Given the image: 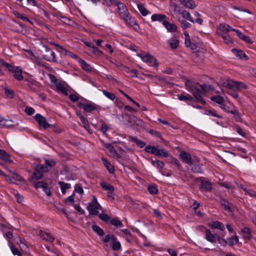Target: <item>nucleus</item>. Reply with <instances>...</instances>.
Instances as JSON below:
<instances>
[{
  "mask_svg": "<svg viewBox=\"0 0 256 256\" xmlns=\"http://www.w3.org/2000/svg\"><path fill=\"white\" fill-rule=\"evenodd\" d=\"M0 64L4 66L10 72L14 73V78L18 81L24 80V76L22 74V70L20 66H12L4 60L0 59Z\"/></svg>",
  "mask_w": 256,
  "mask_h": 256,
  "instance_id": "f257e3e1",
  "label": "nucleus"
},
{
  "mask_svg": "<svg viewBox=\"0 0 256 256\" xmlns=\"http://www.w3.org/2000/svg\"><path fill=\"white\" fill-rule=\"evenodd\" d=\"M40 54L44 60L50 62H58L54 52L48 46H42Z\"/></svg>",
  "mask_w": 256,
  "mask_h": 256,
  "instance_id": "f03ea898",
  "label": "nucleus"
},
{
  "mask_svg": "<svg viewBox=\"0 0 256 256\" xmlns=\"http://www.w3.org/2000/svg\"><path fill=\"white\" fill-rule=\"evenodd\" d=\"M110 6L114 5L117 6V10L119 16L121 18H123L125 16L129 13L128 8L124 3L118 0H110Z\"/></svg>",
  "mask_w": 256,
  "mask_h": 256,
  "instance_id": "7ed1b4c3",
  "label": "nucleus"
},
{
  "mask_svg": "<svg viewBox=\"0 0 256 256\" xmlns=\"http://www.w3.org/2000/svg\"><path fill=\"white\" fill-rule=\"evenodd\" d=\"M122 19L127 26L132 27L135 31L138 32L140 30V26L136 22V18L132 16L130 12L125 16Z\"/></svg>",
  "mask_w": 256,
  "mask_h": 256,
  "instance_id": "20e7f679",
  "label": "nucleus"
},
{
  "mask_svg": "<svg viewBox=\"0 0 256 256\" xmlns=\"http://www.w3.org/2000/svg\"><path fill=\"white\" fill-rule=\"evenodd\" d=\"M198 230L202 232L204 231V238L208 242L212 244L216 243V234H212L210 229L207 228L204 226H200Z\"/></svg>",
  "mask_w": 256,
  "mask_h": 256,
  "instance_id": "39448f33",
  "label": "nucleus"
},
{
  "mask_svg": "<svg viewBox=\"0 0 256 256\" xmlns=\"http://www.w3.org/2000/svg\"><path fill=\"white\" fill-rule=\"evenodd\" d=\"M77 106L80 108H83L84 112H91L92 110H100V107L94 103L86 104L82 102H78Z\"/></svg>",
  "mask_w": 256,
  "mask_h": 256,
  "instance_id": "423d86ee",
  "label": "nucleus"
},
{
  "mask_svg": "<svg viewBox=\"0 0 256 256\" xmlns=\"http://www.w3.org/2000/svg\"><path fill=\"white\" fill-rule=\"evenodd\" d=\"M238 233L242 236V238L244 240L245 243L252 240L253 237L251 228L247 226L241 228Z\"/></svg>",
  "mask_w": 256,
  "mask_h": 256,
  "instance_id": "0eeeda50",
  "label": "nucleus"
},
{
  "mask_svg": "<svg viewBox=\"0 0 256 256\" xmlns=\"http://www.w3.org/2000/svg\"><path fill=\"white\" fill-rule=\"evenodd\" d=\"M143 62L148 63L150 66L157 67L158 65L156 58L149 54H146L141 56Z\"/></svg>",
  "mask_w": 256,
  "mask_h": 256,
  "instance_id": "6e6552de",
  "label": "nucleus"
},
{
  "mask_svg": "<svg viewBox=\"0 0 256 256\" xmlns=\"http://www.w3.org/2000/svg\"><path fill=\"white\" fill-rule=\"evenodd\" d=\"M228 88H236L237 90L240 91L242 89L247 90L248 86L244 82L232 80L228 84Z\"/></svg>",
  "mask_w": 256,
  "mask_h": 256,
  "instance_id": "1a4fd4ad",
  "label": "nucleus"
},
{
  "mask_svg": "<svg viewBox=\"0 0 256 256\" xmlns=\"http://www.w3.org/2000/svg\"><path fill=\"white\" fill-rule=\"evenodd\" d=\"M234 30V29L229 24H220L218 26L217 34L218 36H223L224 34H227L230 31Z\"/></svg>",
  "mask_w": 256,
  "mask_h": 256,
  "instance_id": "9d476101",
  "label": "nucleus"
},
{
  "mask_svg": "<svg viewBox=\"0 0 256 256\" xmlns=\"http://www.w3.org/2000/svg\"><path fill=\"white\" fill-rule=\"evenodd\" d=\"M199 189L201 192H210L212 190V182L208 180H202L199 186Z\"/></svg>",
  "mask_w": 256,
  "mask_h": 256,
  "instance_id": "9b49d317",
  "label": "nucleus"
},
{
  "mask_svg": "<svg viewBox=\"0 0 256 256\" xmlns=\"http://www.w3.org/2000/svg\"><path fill=\"white\" fill-rule=\"evenodd\" d=\"M219 202L222 206L224 209L228 212H232L233 204L228 202L227 200L224 198L222 196L220 197Z\"/></svg>",
  "mask_w": 256,
  "mask_h": 256,
  "instance_id": "f8f14e48",
  "label": "nucleus"
},
{
  "mask_svg": "<svg viewBox=\"0 0 256 256\" xmlns=\"http://www.w3.org/2000/svg\"><path fill=\"white\" fill-rule=\"evenodd\" d=\"M180 158L184 163L187 164L188 165L192 164V158L190 153L184 150L182 151L180 154Z\"/></svg>",
  "mask_w": 256,
  "mask_h": 256,
  "instance_id": "ddd939ff",
  "label": "nucleus"
},
{
  "mask_svg": "<svg viewBox=\"0 0 256 256\" xmlns=\"http://www.w3.org/2000/svg\"><path fill=\"white\" fill-rule=\"evenodd\" d=\"M198 85L199 83H196L189 80H187L185 82L186 89L192 94L200 90Z\"/></svg>",
  "mask_w": 256,
  "mask_h": 256,
  "instance_id": "4468645a",
  "label": "nucleus"
},
{
  "mask_svg": "<svg viewBox=\"0 0 256 256\" xmlns=\"http://www.w3.org/2000/svg\"><path fill=\"white\" fill-rule=\"evenodd\" d=\"M35 119L38 122L40 126L46 128L50 127V124L46 122V118L40 114H37L35 116Z\"/></svg>",
  "mask_w": 256,
  "mask_h": 256,
  "instance_id": "2eb2a0df",
  "label": "nucleus"
},
{
  "mask_svg": "<svg viewBox=\"0 0 256 256\" xmlns=\"http://www.w3.org/2000/svg\"><path fill=\"white\" fill-rule=\"evenodd\" d=\"M208 226L212 228L219 230L221 231L225 230V226L224 224L218 220L212 221L208 223Z\"/></svg>",
  "mask_w": 256,
  "mask_h": 256,
  "instance_id": "dca6fc26",
  "label": "nucleus"
},
{
  "mask_svg": "<svg viewBox=\"0 0 256 256\" xmlns=\"http://www.w3.org/2000/svg\"><path fill=\"white\" fill-rule=\"evenodd\" d=\"M178 2L184 8L188 9L194 10L197 6L194 0H178Z\"/></svg>",
  "mask_w": 256,
  "mask_h": 256,
  "instance_id": "f3484780",
  "label": "nucleus"
},
{
  "mask_svg": "<svg viewBox=\"0 0 256 256\" xmlns=\"http://www.w3.org/2000/svg\"><path fill=\"white\" fill-rule=\"evenodd\" d=\"M87 210L90 214L94 216H97L98 214V210H102V206H98L97 204H89L88 205Z\"/></svg>",
  "mask_w": 256,
  "mask_h": 256,
  "instance_id": "a211bd4d",
  "label": "nucleus"
},
{
  "mask_svg": "<svg viewBox=\"0 0 256 256\" xmlns=\"http://www.w3.org/2000/svg\"><path fill=\"white\" fill-rule=\"evenodd\" d=\"M39 235L43 240L50 242H53L55 240L54 237L52 236L50 233L42 230H40Z\"/></svg>",
  "mask_w": 256,
  "mask_h": 256,
  "instance_id": "6ab92c4d",
  "label": "nucleus"
},
{
  "mask_svg": "<svg viewBox=\"0 0 256 256\" xmlns=\"http://www.w3.org/2000/svg\"><path fill=\"white\" fill-rule=\"evenodd\" d=\"M192 94L194 96L193 98H195L194 101H195L198 103H200L202 105H205L206 104V100L202 96V92L200 90V89L195 92H194L192 93Z\"/></svg>",
  "mask_w": 256,
  "mask_h": 256,
  "instance_id": "aec40b11",
  "label": "nucleus"
},
{
  "mask_svg": "<svg viewBox=\"0 0 256 256\" xmlns=\"http://www.w3.org/2000/svg\"><path fill=\"white\" fill-rule=\"evenodd\" d=\"M232 52L236 55V56L240 60H248V57L245 52L240 49L232 48Z\"/></svg>",
  "mask_w": 256,
  "mask_h": 256,
  "instance_id": "412c9836",
  "label": "nucleus"
},
{
  "mask_svg": "<svg viewBox=\"0 0 256 256\" xmlns=\"http://www.w3.org/2000/svg\"><path fill=\"white\" fill-rule=\"evenodd\" d=\"M204 114L206 115L216 117L220 119L223 118V116L214 108H211L210 110L204 109Z\"/></svg>",
  "mask_w": 256,
  "mask_h": 256,
  "instance_id": "4be33fe9",
  "label": "nucleus"
},
{
  "mask_svg": "<svg viewBox=\"0 0 256 256\" xmlns=\"http://www.w3.org/2000/svg\"><path fill=\"white\" fill-rule=\"evenodd\" d=\"M162 24L168 32H174L177 30V26L175 24H172L166 20L164 21Z\"/></svg>",
  "mask_w": 256,
  "mask_h": 256,
  "instance_id": "5701e85b",
  "label": "nucleus"
},
{
  "mask_svg": "<svg viewBox=\"0 0 256 256\" xmlns=\"http://www.w3.org/2000/svg\"><path fill=\"white\" fill-rule=\"evenodd\" d=\"M56 86L58 91L61 92L62 94L66 96H68V90L64 86V85L60 82H58L55 84L54 85Z\"/></svg>",
  "mask_w": 256,
  "mask_h": 256,
  "instance_id": "b1692460",
  "label": "nucleus"
},
{
  "mask_svg": "<svg viewBox=\"0 0 256 256\" xmlns=\"http://www.w3.org/2000/svg\"><path fill=\"white\" fill-rule=\"evenodd\" d=\"M178 98L180 100L184 101L186 102L187 104L190 103V102L194 100L193 96H192L191 95L189 94H186V95H184L182 94H178Z\"/></svg>",
  "mask_w": 256,
  "mask_h": 256,
  "instance_id": "393cba45",
  "label": "nucleus"
},
{
  "mask_svg": "<svg viewBox=\"0 0 256 256\" xmlns=\"http://www.w3.org/2000/svg\"><path fill=\"white\" fill-rule=\"evenodd\" d=\"M228 246L230 247L239 242V238L236 233H234L232 236H231L228 238Z\"/></svg>",
  "mask_w": 256,
  "mask_h": 256,
  "instance_id": "a878e982",
  "label": "nucleus"
},
{
  "mask_svg": "<svg viewBox=\"0 0 256 256\" xmlns=\"http://www.w3.org/2000/svg\"><path fill=\"white\" fill-rule=\"evenodd\" d=\"M166 16L165 14H155L152 15L151 18L152 21L156 22L158 21L159 22H163L165 21Z\"/></svg>",
  "mask_w": 256,
  "mask_h": 256,
  "instance_id": "bb28decb",
  "label": "nucleus"
},
{
  "mask_svg": "<svg viewBox=\"0 0 256 256\" xmlns=\"http://www.w3.org/2000/svg\"><path fill=\"white\" fill-rule=\"evenodd\" d=\"M79 62L84 70L88 72H90L92 71V68L85 60L81 59L79 60Z\"/></svg>",
  "mask_w": 256,
  "mask_h": 256,
  "instance_id": "cd10ccee",
  "label": "nucleus"
},
{
  "mask_svg": "<svg viewBox=\"0 0 256 256\" xmlns=\"http://www.w3.org/2000/svg\"><path fill=\"white\" fill-rule=\"evenodd\" d=\"M0 159L5 162H8L9 164L12 162V160L10 159L9 154L4 150L0 149Z\"/></svg>",
  "mask_w": 256,
  "mask_h": 256,
  "instance_id": "c85d7f7f",
  "label": "nucleus"
},
{
  "mask_svg": "<svg viewBox=\"0 0 256 256\" xmlns=\"http://www.w3.org/2000/svg\"><path fill=\"white\" fill-rule=\"evenodd\" d=\"M102 161L110 173H114V166L109 162H108L106 159L104 158H102Z\"/></svg>",
  "mask_w": 256,
  "mask_h": 256,
  "instance_id": "c756f323",
  "label": "nucleus"
},
{
  "mask_svg": "<svg viewBox=\"0 0 256 256\" xmlns=\"http://www.w3.org/2000/svg\"><path fill=\"white\" fill-rule=\"evenodd\" d=\"M58 184L60 186L61 192L63 194H64L66 192V190L70 189L71 188L70 184L66 183L64 182H59Z\"/></svg>",
  "mask_w": 256,
  "mask_h": 256,
  "instance_id": "7c9ffc66",
  "label": "nucleus"
},
{
  "mask_svg": "<svg viewBox=\"0 0 256 256\" xmlns=\"http://www.w3.org/2000/svg\"><path fill=\"white\" fill-rule=\"evenodd\" d=\"M101 187L106 190L109 191H114V186L106 182L103 181L100 183Z\"/></svg>",
  "mask_w": 256,
  "mask_h": 256,
  "instance_id": "2f4dec72",
  "label": "nucleus"
},
{
  "mask_svg": "<svg viewBox=\"0 0 256 256\" xmlns=\"http://www.w3.org/2000/svg\"><path fill=\"white\" fill-rule=\"evenodd\" d=\"M128 138L132 141L134 142L136 144V145L140 148H142L146 146V143L144 142L138 140L137 138L135 136H128Z\"/></svg>",
  "mask_w": 256,
  "mask_h": 256,
  "instance_id": "473e14b6",
  "label": "nucleus"
},
{
  "mask_svg": "<svg viewBox=\"0 0 256 256\" xmlns=\"http://www.w3.org/2000/svg\"><path fill=\"white\" fill-rule=\"evenodd\" d=\"M148 190L152 194H156L158 193V190L156 184H151L148 186Z\"/></svg>",
  "mask_w": 256,
  "mask_h": 256,
  "instance_id": "72a5a7b5",
  "label": "nucleus"
},
{
  "mask_svg": "<svg viewBox=\"0 0 256 256\" xmlns=\"http://www.w3.org/2000/svg\"><path fill=\"white\" fill-rule=\"evenodd\" d=\"M230 114L233 115V116L236 121L238 122H241L242 121V118L239 113V112L235 108L230 110Z\"/></svg>",
  "mask_w": 256,
  "mask_h": 256,
  "instance_id": "f704fd0d",
  "label": "nucleus"
},
{
  "mask_svg": "<svg viewBox=\"0 0 256 256\" xmlns=\"http://www.w3.org/2000/svg\"><path fill=\"white\" fill-rule=\"evenodd\" d=\"M210 100L212 102H215L218 104H220L221 106L224 102V98L219 95L212 96L210 98Z\"/></svg>",
  "mask_w": 256,
  "mask_h": 256,
  "instance_id": "c9c22d12",
  "label": "nucleus"
},
{
  "mask_svg": "<svg viewBox=\"0 0 256 256\" xmlns=\"http://www.w3.org/2000/svg\"><path fill=\"white\" fill-rule=\"evenodd\" d=\"M42 172L36 166L32 174V178L38 180L42 178Z\"/></svg>",
  "mask_w": 256,
  "mask_h": 256,
  "instance_id": "e433bc0d",
  "label": "nucleus"
},
{
  "mask_svg": "<svg viewBox=\"0 0 256 256\" xmlns=\"http://www.w3.org/2000/svg\"><path fill=\"white\" fill-rule=\"evenodd\" d=\"M180 14H182V16L184 18H185L193 23L194 22V20L192 18L190 13L188 12L186 10H181V12H180Z\"/></svg>",
  "mask_w": 256,
  "mask_h": 256,
  "instance_id": "4c0bfd02",
  "label": "nucleus"
},
{
  "mask_svg": "<svg viewBox=\"0 0 256 256\" xmlns=\"http://www.w3.org/2000/svg\"><path fill=\"white\" fill-rule=\"evenodd\" d=\"M92 230L99 236H102L104 234L103 230L96 224H93L92 226Z\"/></svg>",
  "mask_w": 256,
  "mask_h": 256,
  "instance_id": "58836bf2",
  "label": "nucleus"
},
{
  "mask_svg": "<svg viewBox=\"0 0 256 256\" xmlns=\"http://www.w3.org/2000/svg\"><path fill=\"white\" fill-rule=\"evenodd\" d=\"M138 8L143 16H146L148 14H150V12L148 11L142 4H138Z\"/></svg>",
  "mask_w": 256,
  "mask_h": 256,
  "instance_id": "ea45409f",
  "label": "nucleus"
},
{
  "mask_svg": "<svg viewBox=\"0 0 256 256\" xmlns=\"http://www.w3.org/2000/svg\"><path fill=\"white\" fill-rule=\"evenodd\" d=\"M111 224L116 226V227H122L124 226L122 221L117 218H113L110 220Z\"/></svg>",
  "mask_w": 256,
  "mask_h": 256,
  "instance_id": "a19ab883",
  "label": "nucleus"
},
{
  "mask_svg": "<svg viewBox=\"0 0 256 256\" xmlns=\"http://www.w3.org/2000/svg\"><path fill=\"white\" fill-rule=\"evenodd\" d=\"M192 168L191 170L194 173H202V170L200 166L198 164H191Z\"/></svg>",
  "mask_w": 256,
  "mask_h": 256,
  "instance_id": "79ce46f5",
  "label": "nucleus"
},
{
  "mask_svg": "<svg viewBox=\"0 0 256 256\" xmlns=\"http://www.w3.org/2000/svg\"><path fill=\"white\" fill-rule=\"evenodd\" d=\"M154 155L160 156H162L164 157H167L168 156V152L165 150H160L157 148Z\"/></svg>",
  "mask_w": 256,
  "mask_h": 256,
  "instance_id": "37998d69",
  "label": "nucleus"
},
{
  "mask_svg": "<svg viewBox=\"0 0 256 256\" xmlns=\"http://www.w3.org/2000/svg\"><path fill=\"white\" fill-rule=\"evenodd\" d=\"M102 92L103 94L110 100H114L116 98V96L114 94L108 92V90H102Z\"/></svg>",
  "mask_w": 256,
  "mask_h": 256,
  "instance_id": "c03bdc74",
  "label": "nucleus"
},
{
  "mask_svg": "<svg viewBox=\"0 0 256 256\" xmlns=\"http://www.w3.org/2000/svg\"><path fill=\"white\" fill-rule=\"evenodd\" d=\"M112 248L113 250H118L121 248L122 246H121L120 243V242L119 241H118V238H116V240H113L112 241Z\"/></svg>",
  "mask_w": 256,
  "mask_h": 256,
  "instance_id": "a18cd8bd",
  "label": "nucleus"
},
{
  "mask_svg": "<svg viewBox=\"0 0 256 256\" xmlns=\"http://www.w3.org/2000/svg\"><path fill=\"white\" fill-rule=\"evenodd\" d=\"M88 2H90L92 4H96L98 2H102V4L107 6H110V0H86Z\"/></svg>",
  "mask_w": 256,
  "mask_h": 256,
  "instance_id": "49530a36",
  "label": "nucleus"
},
{
  "mask_svg": "<svg viewBox=\"0 0 256 256\" xmlns=\"http://www.w3.org/2000/svg\"><path fill=\"white\" fill-rule=\"evenodd\" d=\"M156 148H157L154 146L148 145L145 147L144 150L148 153L154 154Z\"/></svg>",
  "mask_w": 256,
  "mask_h": 256,
  "instance_id": "de8ad7c7",
  "label": "nucleus"
},
{
  "mask_svg": "<svg viewBox=\"0 0 256 256\" xmlns=\"http://www.w3.org/2000/svg\"><path fill=\"white\" fill-rule=\"evenodd\" d=\"M116 240V236L113 234H107L103 238V241L104 242H108L110 240L112 242L113 240Z\"/></svg>",
  "mask_w": 256,
  "mask_h": 256,
  "instance_id": "09e8293b",
  "label": "nucleus"
},
{
  "mask_svg": "<svg viewBox=\"0 0 256 256\" xmlns=\"http://www.w3.org/2000/svg\"><path fill=\"white\" fill-rule=\"evenodd\" d=\"M220 36L223 38L224 42L226 44H230L233 42L232 40L228 34Z\"/></svg>",
  "mask_w": 256,
  "mask_h": 256,
  "instance_id": "8fccbe9b",
  "label": "nucleus"
},
{
  "mask_svg": "<svg viewBox=\"0 0 256 256\" xmlns=\"http://www.w3.org/2000/svg\"><path fill=\"white\" fill-rule=\"evenodd\" d=\"M179 46V41L177 39H172L171 40L170 43V46L171 48L175 49L177 48Z\"/></svg>",
  "mask_w": 256,
  "mask_h": 256,
  "instance_id": "3c124183",
  "label": "nucleus"
},
{
  "mask_svg": "<svg viewBox=\"0 0 256 256\" xmlns=\"http://www.w3.org/2000/svg\"><path fill=\"white\" fill-rule=\"evenodd\" d=\"M10 247L12 252L14 255H17L18 256H22V254L21 253V252L13 244H12V245L10 246Z\"/></svg>",
  "mask_w": 256,
  "mask_h": 256,
  "instance_id": "603ef678",
  "label": "nucleus"
},
{
  "mask_svg": "<svg viewBox=\"0 0 256 256\" xmlns=\"http://www.w3.org/2000/svg\"><path fill=\"white\" fill-rule=\"evenodd\" d=\"M98 217L101 220L106 222H110V216L106 214H100L98 215Z\"/></svg>",
  "mask_w": 256,
  "mask_h": 256,
  "instance_id": "864d4df0",
  "label": "nucleus"
},
{
  "mask_svg": "<svg viewBox=\"0 0 256 256\" xmlns=\"http://www.w3.org/2000/svg\"><path fill=\"white\" fill-rule=\"evenodd\" d=\"M58 18L65 24H68L70 22V19L66 16H62L61 15L56 16Z\"/></svg>",
  "mask_w": 256,
  "mask_h": 256,
  "instance_id": "5fc2aeb1",
  "label": "nucleus"
},
{
  "mask_svg": "<svg viewBox=\"0 0 256 256\" xmlns=\"http://www.w3.org/2000/svg\"><path fill=\"white\" fill-rule=\"evenodd\" d=\"M45 164L48 167L51 168L56 165V162L54 160L52 159H46L45 160Z\"/></svg>",
  "mask_w": 256,
  "mask_h": 256,
  "instance_id": "6e6d98bb",
  "label": "nucleus"
},
{
  "mask_svg": "<svg viewBox=\"0 0 256 256\" xmlns=\"http://www.w3.org/2000/svg\"><path fill=\"white\" fill-rule=\"evenodd\" d=\"M75 192H78L80 194H84V189L80 184H76L74 186V193Z\"/></svg>",
  "mask_w": 256,
  "mask_h": 256,
  "instance_id": "4d7b16f0",
  "label": "nucleus"
},
{
  "mask_svg": "<svg viewBox=\"0 0 256 256\" xmlns=\"http://www.w3.org/2000/svg\"><path fill=\"white\" fill-rule=\"evenodd\" d=\"M4 93L7 97L11 98H13L14 95V92L12 90H10L7 88H4Z\"/></svg>",
  "mask_w": 256,
  "mask_h": 256,
  "instance_id": "13d9d810",
  "label": "nucleus"
},
{
  "mask_svg": "<svg viewBox=\"0 0 256 256\" xmlns=\"http://www.w3.org/2000/svg\"><path fill=\"white\" fill-rule=\"evenodd\" d=\"M199 88H201L202 90L204 92H206L212 89V86L210 85H207L206 84L198 85Z\"/></svg>",
  "mask_w": 256,
  "mask_h": 256,
  "instance_id": "bf43d9fd",
  "label": "nucleus"
},
{
  "mask_svg": "<svg viewBox=\"0 0 256 256\" xmlns=\"http://www.w3.org/2000/svg\"><path fill=\"white\" fill-rule=\"evenodd\" d=\"M91 47L92 52L95 55L100 56L102 54V51L99 50L96 46H92Z\"/></svg>",
  "mask_w": 256,
  "mask_h": 256,
  "instance_id": "052dcab7",
  "label": "nucleus"
},
{
  "mask_svg": "<svg viewBox=\"0 0 256 256\" xmlns=\"http://www.w3.org/2000/svg\"><path fill=\"white\" fill-rule=\"evenodd\" d=\"M14 195L16 199V202L18 203H22L24 201V197L22 195L20 194L18 192H14Z\"/></svg>",
  "mask_w": 256,
  "mask_h": 256,
  "instance_id": "680f3d73",
  "label": "nucleus"
},
{
  "mask_svg": "<svg viewBox=\"0 0 256 256\" xmlns=\"http://www.w3.org/2000/svg\"><path fill=\"white\" fill-rule=\"evenodd\" d=\"M180 22L182 25V27L184 30H186L192 26V24L187 21H186V20H182Z\"/></svg>",
  "mask_w": 256,
  "mask_h": 256,
  "instance_id": "e2e57ef3",
  "label": "nucleus"
},
{
  "mask_svg": "<svg viewBox=\"0 0 256 256\" xmlns=\"http://www.w3.org/2000/svg\"><path fill=\"white\" fill-rule=\"evenodd\" d=\"M49 78V79L50 81V82L55 85V84L58 83V79L56 76L52 74H48Z\"/></svg>",
  "mask_w": 256,
  "mask_h": 256,
  "instance_id": "0e129e2a",
  "label": "nucleus"
},
{
  "mask_svg": "<svg viewBox=\"0 0 256 256\" xmlns=\"http://www.w3.org/2000/svg\"><path fill=\"white\" fill-rule=\"evenodd\" d=\"M171 163L176 165L179 170L182 169V166L178 159L172 157L171 159Z\"/></svg>",
  "mask_w": 256,
  "mask_h": 256,
  "instance_id": "69168bd1",
  "label": "nucleus"
},
{
  "mask_svg": "<svg viewBox=\"0 0 256 256\" xmlns=\"http://www.w3.org/2000/svg\"><path fill=\"white\" fill-rule=\"evenodd\" d=\"M68 98L72 102H78L80 100V96L78 94H70Z\"/></svg>",
  "mask_w": 256,
  "mask_h": 256,
  "instance_id": "338daca9",
  "label": "nucleus"
},
{
  "mask_svg": "<svg viewBox=\"0 0 256 256\" xmlns=\"http://www.w3.org/2000/svg\"><path fill=\"white\" fill-rule=\"evenodd\" d=\"M246 194L249 195L251 197H256V192L252 189L246 188V190L244 191Z\"/></svg>",
  "mask_w": 256,
  "mask_h": 256,
  "instance_id": "774afa93",
  "label": "nucleus"
}]
</instances>
